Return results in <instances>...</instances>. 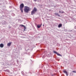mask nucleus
Masks as SVG:
<instances>
[{
	"label": "nucleus",
	"mask_w": 76,
	"mask_h": 76,
	"mask_svg": "<svg viewBox=\"0 0 76 76\" xmlns=\"http://www.w3.org/2000/svg\"><path fill=\"white\" fill-rule=\"evenodd\" d=\"M59 13H61V11H59Z\"/></svg>",
	"instance_id": "15"
},
{
	"label": "nucleus",
	"mask_w": 76,
	"mask_h": 76,
	"mask_svg": "<svg viewBox=\"0 0 76 76\" xmlns=\"http://www.w3.org/2000/svg\"><path fill=\"white\" fill-rule=\"evenodd\" d=\"M53 53L55 54H56L58 56H61V55L60 54L58 53H57L56 51H53Z\"/></svg>",
	"instance_id": "4"
},
{
	"label": "nucleus",
	"mask_w": 76,
	"mask_h": 76,
	"mask_svg": "<svg viewBox=\"0 0 76 76\" xmlns=\"http://www.w3.org/2000/svg\"><path fill=\"white\" fill-rule=\"evenodd\" d=\"M7 72H9V70H7Z\"/></svg>",
	"instance_id": "13"
},
{
	"label": "nucleus",
	"mask_w": 76,
	"mask_h": 76,
	"mask_svg": "<svg viewBox=\"0 0 76 76\" xmlns=\"http://www.w3.org/2000/svg\"><path fill=\"white\" fill-rule=\"evenodd\" d=\"M64 73H65L66 74V76H68V75L67 74V71H64Z\"/></svg>",
	"instance_id": "7"
},
{
	"label": "nucleus",
	"mask_w": 76,
	"mask_h": 76,
	"mask_svg": "<svg viewBox=\"0 0 76 76\" xmlns=\"http://www.w3.org/2000/svg\"><path fill=\"white\" fill-rule=\"evenodd\" d=\"M41 25H37V27L38 28H40V27H41Z\"/></svg>",
	"instance_id": "9"
},
{
	"label": "nucleus",
	"mask_w": 76,
	"mask_h": 76,
	"mask_svg": "<svg viewBox=\"0 0 76 76\" xmlns=\"http://www.w3.org/2000/svg\"><path fill=\"white\" fill-rule=\"evenodd\" d=\"M23 7H24V4H21L20 5V9L22 13H23Z\"/></svg>",
	"instance_id": "2"
},
{
	"label": "nucleus",
	"mask_w": 76,
	"mask_h": 76,
	"mask_svg": "<svg viewBox=\"0 0 76 76\" xmlns=\"http://www.w3.org/2000/svg\"><path fill=\"white\" fill-rule=\"evenodd\" d=\"M20 26H21V27H24V28H25V26H23V25H20Z\"/></svg>",
	"instance_id": "10"
},
{
	"label": "nucleus",
	"mask_w": 76,
	"mask_h": 76,
	"mask_svg": "<svg viewBox=\"0 0 76 76\" xmlns=\"http://www.w3.org/2000/svg\"><path fill=\"white\" fill-rule=\"evenodd\" d=\"M35 1H37V0H34Z\"/></svg>",
	"instance_id": "14"
},
{
	"label": "nucleus",
	"mask_w": 76,
	"mask_h": 76,
	"mask_svg": "<svg viewBox=\"0 0 76 76\" xmlns=\"http://www.w3.org/2000/svg\"><path fill=\"white\" fill-rule=\"evenodd\" d=\"M72 72H73V73H76V71H73Z\"/></svg>",
	"instance_id": "12"
},
{
	"label": "nucleus",
	"mask_w": 76,
	"mask_h": 76,
	"mask_svg": "<svg viewBox=\"0 0 76 76\" xmlns=\"http://www.w3.org/2000/svg\"><path fill=\"white\" fill-rule=\"evenodd\" d=\"M62 13H64V12H62Z\"/></svg>",
	"instance_id": "17"
},
{
	"label": "nucleus",
	"mask_w": 76,
	"mask_h": 76,
	"mask_svg": "<svg viewBox=\"0 0 76 76\" xmlns=\"http://www.w3.org/2000/svg\"><path fill=\"white\" fill-rule=\"evenodd\" d=\"M44 25H43V26H44Z\"/></svg>",
	"instance_id": "18"
},
{
	"label": "nucleus",
	"mask_w": 76,
	"mask_h": 76,
	"mask_svg": "<svg viewBox=\"0 0 76 76\" xmlns=\"http://www.w3.org/2000/svg\"><path fill=\"white\" fill-rule=\"evenodd\" d=\"M30 10L29 7H25V8L24 9V12L26 13H27V12H28Z\"/></svg>",
	"instance_id": "1"
},
{
	"label": "nucleus",
	"mask_w": 76,
	"mask_h": 76,
	"mask_svg": "<svg viewBox=\"0 0 76 76\" xmlns=\"http://www.w3.org/2000/svg\"><path fill=\"white\" fill-rule=\"evenodd\" d=\"M61 26H62V24H60L58 25V28H60L61 27Z\"/></svg>",
	"instance_id": "8"
},
{
	"label": "nucleus",
	"mask_w": 76,
	"mask_h": 76,
	"mask_svg": "<svg viewBox=\"0 0 76 76\" xmlns=\"http://www.w3.org/2000/svg\"><path fill=\"white\" fill-rule=\"evenodd\" d=\"M24 28V30L25 29V28Z\"/></svg>",
	"instance_id": "16"
},
{
	"label": "nucleus",
	"mask_w": 76,
	"mask_h": 76,
	"mask_svg": "<svg viewBox=\"0 0 76 76\" xmlns=\"http://www.w3.org/2000/svg\"><path fill=\"white\" fill-rule=\"evenodd\" d=\"M37 12V9L35 8H34V9L32 10L31 12V15H34Z\"/></svg>",
	"instance_id": "3"
},
{
	"label": "nucleus",
	"mask_w": 76,
	"mask_h": 76,
	"mask_svg": "<svg viewBox=\"0 0 76 76\" xmlns=\"http://www.w3.org/2000/svg\"><path fill=\"white\" fill-rule=\"evenodd\" d=\"M55 15H58V16H59V15H58V13H55Z\"/></svg>",
	"instance_id": "11"
},
{
	"label": "nucleus",
	"mask_w": 76,
	"mask_h": 76,
	"mask_svg": "<svg viewBox=\"0 0 76 76\" xmlns=\"http://www.w3.org/2000/svg\"><path fill=\"white\" fill-rule=\"evenodd\" d=\"M4 47V45L2 43L0 44V47L1 48H3Z\"/></svg>",
	"instance_id": "5"
},
{
	"label": "nucleus",
	"mask_w": 76,
	"mask_h": 76,
	"mask_svg": "<svg viewBox=\"0 0 76 76\" xmlns=\"http://www.w3.org/2000/svg\"><path fill=\"white\" fill-rule=\"evenodd\" d=\"M11 44H12V42H9L7 44V45L8 46V47H10V45H11Z\"/></svg>",
	"instance_id": "6"
}]
</instances>
